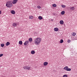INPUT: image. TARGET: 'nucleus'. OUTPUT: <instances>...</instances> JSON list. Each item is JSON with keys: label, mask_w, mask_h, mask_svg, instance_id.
Wrapping results in <instances>:
<instances>
[{"label": "nucleus", "mask_w": 77, "mask_h": 77, "mask_svg": "<svg viewBox=\"0 0 77 77\" xmlns=\"http://www.w3.org/2000/svg\"><path fill=\"white\" fill-rule=\"evenodd\" d=\"M54 30L55 32H57L59 30V29L57 28H54Z\"/></svg>", "instance_id": "8"}, {"label": "nucleus", "mask_w": 77, "mask_h": 77, "mask_svg": "<svg viewBox=\"0 0 77 77\" xmlns=\"http://www.w3.org/2000/svg\"><path fill=\"white\" fill-rule=\"evenodd\" d=\"M62 6H63V8L66 7V6H65V5H62Z\"/></svg>", "instance_id": "28"}, {"label": "nucleus", "mask_w": 77, "mask_h": 77, "mask_svg": "<svg viewBox=\"0 0 77 77\" xmlns=\"http://www.w3.org/2000/svg\"><path fill=\"white\" fill-rule=\"evenodd\" d=\"M61 14L62 15H64L65 14V11H63L61 12Z\"/></svg>", "instance_id": "17"}, {"label": "nucleus", "mask_w": 77, "mask_h": 77, "mask_svg": "<svg viewBox=\"0 0 77 77\" xmlns=\"http://www.w3.org/2000/svg\"><path fill=\"white\" fill-rule=\"evenodd\" d=\"M28 40L29 41V42H32V41H33V40H32V38H29V39Z\"/></svg>", "instance_id": "14"}, {"label": "nucleus", "mask_w": 77, "mask_h": 77, "mask_svg": "<svg viewBox=\"0 0 77 77\" xmlns=\"http://www.w3.org/2000/svg\"><path fill=\"white\" fill-rule=\"evenodd\" d=\"M1 45L2 47H3L4 45V44H1Z\"/></svg>", "instance_id": "23"}, {"label": "nucleus", "mask_w": 77, "mask_h": 77, "mask_svg": "<svg viewBox=\"0 0 77 77\" xmlns=\"http://www.w3.org/2000/svg\"><path fill=\"white\" fill-rule=\"evenodd\" d=\"M68 66H66V67H64L63 68V69L65 70H66V71L67 69H68Z\"/></svg>", "instance_id": "12"}, {"label": "nucleus", "mask_w": 77, "mask_h": 77, "mask_svg": "<svg viewBox=\"0 0 77 77\" xmlns=\"http://www.w3.org/2000/svg\"><path fill=\"white\" fill-rule=\"evenodd\" d=\"M19 44H20V45H21L23 44V42H22V41H19Z\"/></svg>", "instance_id": "13"}, {"label": "nucleus", "mask_w": 77, "mask_h": 77, "mask_svg": "<svg viewBox=\"0 0 77 77\" xmlns=\"http://www.w3.org/2000/svg\"><path fill=\"white\" fill-rule=\"evenodd\" d=\"M71 70V69L70 68H68L67 69V71H70Z\"/></svg>", "instance_id": "19"}, {"label": "nucleus", "mask_w": 77, "mask_h": 77, "mask_svg": "<svg viewBox=\"0 0 77 77\" xmlns=\"http://www.w3.org/2000/svg\"><path fill=\"white\" fill-rule=\"evenodd\" d=\"M3 56V54H0V57H2Z\"/></svg>", "instance_id": "26"}, {"label": "nucleus", "mask_w": 77, "mask_h": 77, "mask_svg": "<svg viewBox=\"0 0 77 77\" xmlns=\"http://www.w3.org/2000/svg\"><path fill=\"white\" fill-rule=\"evenodd\" d=\"M63 21L61 20L60 21V24H63Z\"/></svg>", "instance_id": "10"}, {"label": "nucleus", "mask_w": 77, "mask_h": 77, "mask_svg": "<svg viewBox=\"0 0 77 77\" xmlns=\"http://www.w3.org/2000/svg\"><path fill=\"white\" fill-rule=\"evenodd\" d=\"M52 6H53V7H56L57 6V5L56 4H53L52 5Z\"/></svg>", "instance_id": "20"}, {"label": "nucleus", "mask_w": 77, "mask_h": 77, "mask_svg": "<svg viewBox=\"0 0 77 77\" xmlns=\"http://www.w3.org/2000/svg\"><path fill=\"white\" fill-rule=\"evenodd\" d=\"M38 19L39 20H42V17L41 16H39L38 17Z\"/></svg>", "instance_id": "15"}, {"label": "nucleus", "mask_w": 77, "mask_h": 77, "mask_svg": "<svg viewBox=\"0 0 77 77\" xmlns=\"http://www.w3.org/2000/svg\"><path fill=\"white\" fill-rule=\"evenodd\" d=\"M6 46H8L9 45H10V43H9V42H7L6 43Z\"/></svg>", "instance_id": "16"}, {"label": "nucleus", "mask_w": 77, "mask_h": 77, "mask_svg": "<svg viewBox=\"0 0 77 77\" xmlns=\"http://www.w3.org/2000/svg\"><path fill=\"white\" fill-rule=\"evenodd\" d=\"M33 18V17L32 16H30L29 17V19H32Z\"/></svg>", "instance_id": "21"}, {"label": "nucleus", "mask_w": 77, "mask_h": 77, "mask_svg": "<svg viewBox=\"0 0 77 77\" xmlns=\"http://www.w3.org/2000/svg\"><path fill=\"white\" fill-rule=\"evenodd\" d=\"M63 77H67V75H63Z\"/></svg>", "instance_id": "27"}, {"label": "nucleus", "mask_w": 77, "mask_h": 77, "mask_svg": "<svg viewBox=\"0 0 77 77\" xmlns=\"http://www.w3.org/2000/svg\"><path fill=\"white\" fill-rule=\"evenodd\" d=\"M48 64V63L47 62H45L43 63V65L44 66H47Z\"/></svg>", "instance_id": "6"}, {"label": "nucleus", "mask_w": 77, "mask_h": 77, "mask_svg": "<svg viewBox=\"0 0 77 77\" xmlns=\"http://www.w3.org/2000/svg\"><path fill=\"white\" fill-rule=\"evenodd\" d=\"M13 6L12 3L11 1H9L6 2V6L7 8H12Z\"/></svg>", "instance_id": "2"}, {"label": "nucleus", "mask_w": 77, "mask_h": 77, "mask_svg": "<svg viewBox=\"0 0 77 77\" xmlns=\"http://www.w3.org/2000/svg\"><path fill=\"white\" fill-rule=\"evenodd\" d=\"M34 43L35 45H39L40 43H41V38L39 37H37L36 38L34 39Z\"/></svg>", "instance_id": "1"}, {"label": "nucleus", "mask_w": 77, "mask_h": 77, "mask_svg": "<svg viewBox=\"0 0 77 77\" xmlns=\"http://www.w3.org/2000/svg\"><path fill=\"white\" fill-rule=\"evenodd\" d=\"M2 14V11H0V15H1Z\"/></svg>", "instance_id": "30"}, {"label": "nucleus", "mask_w": 77, "mask_h": 77, "mask_svg": "<svg viewBox=\"0 0 77 77\" xmlns=\"http://www.w3.org/2000/svg\"><path fill=\"white\" fill-rule=\"evenodd\" d=\"M60 43H63V39H61L60 40Z\"/></svg>", "instance_id": "22"}, {"label": "nucleus", "mask_w": 77, "mask_h": 77, "mask_svg": "<svg viewBox=\"0 0 77 77\" xmlns=\"http://www.w3.org/2000/svg\"><path fill=\"white\" fill-rule=\"evenodd\" d=\"M18 2V0H13L12 2L13 4H16Z\"/></svg>", "instance_id": "4"}, {"label": "nucleus", "mask_w": 77, "mask_h": 77, "mask_svg": "<svg viewBox=\"0 0 77 77\" xmlns=\"http://www.w3.org/2000/svg\"><path fill=\"white\" fill-rule=\"evenodd\" d=\"M23 68L25 70H30V68H31V67L29 66H24L23 67Z\"/></svg>", "instance_id": "3"}, {"label": "nucleus", "mask_w": 77, "mask_h": 77, "mask_svg": "<svg viewBox=\"0 0 77 77\" xmlns=\"http://www.w3.org/2000/svg\"><path fill=\"white\" fill-rule=\"evenodd\" d=\"M14 27H16L17 26V24L15 23H14L12 25Z\"/></svg>", "instance_id": "18"}, {"label": "nucleus", "mask_w": 77, "mask_h": 77, "mask_svg": "<svg viewBox=\"0 0 77 77\" xmlns=\"http://www.w3.org/2000/svg\"><path fill=\"white\" fill-rule=\"evenodd\" d=\"M68 42H71V40H68Z\"/></svg>", "instance_id": "29"}, {"label": "nucleus", "mask_w": 77, "mask_h": 77, "mask_svg": "<svg viewBox=\"0 0 77 77\" xmlns=\"http://www.w3.org/2000/svg\"><path fill=\"white\" fill-rule=\"evenodd\" d=\"M11 13L12 14H15V11L14 10H12L11 11Z\"/></svg>", "instance_id": "9"}, {"label": "nucleus", "mask_w": 77, "mask_h": 77, "mask_svg": "<svg viewBox=\"0 0 77 77\" xmlns=\"http://www.w3.org/2000/svg\"><path fill=\"white\" fill-rule=\"evenodd\" d=\"M75 34H76V33L75 32H73L72 35L73 36H75Z\"/></svg>", "instance_id": "25"}, {"label": "nucleus", "mask_w": 77, "mask_h": 77, "mask_svg": "<svg viewBox=\"0 0 77 77\" xmlns=\"http://www.w3.org/2000/svg\"><path fill=\"white\" fill-rule=\"evenodd\" d=\"M69 8H70V9L71 11H74V10H75V7H70Z\"/></svg>", "instance_id": "7"}, {"label": "nucleus", "mask_w": 77, "mask_h": 77, "mask_svg": "<svg viewBox=\"0 0 77 77\" xmlns=\"http://www.w3.org/2000/svg\"><path fill=\"white\" fill-rule=\"evenodd\" d=\"M37 8H38V9H41V6H37Z\"/></svg>", "instance_id": "24"}, {"label": "nucleus", "mask_w": 77, "mask_h": 77, "mask_svg": "<svg viewBox=\"0 0 77 77\" xmlns=\"http://www.w3.org/2000/svg\"><path fill=\"white\" fill-rule=\"evenodd\" d=\"M29 40H27L24 43V45H27V44H28V43H29Z\"/></svg>", "instance_id": "5"}, {"label": "nucleus", "mask_w": 77, "mask_h": 77, "mask_svg": "<svg viewBox=\"0 0 77 77\" xmlns=\"http://www.w3.org/2000/svg\"><path fill=\"white\" fill-rule=\"evenodd\" d=\"M31 54H35V51L32 50V51H31Z\"/></svg>", "instance_id": "11"}]
</instances>
